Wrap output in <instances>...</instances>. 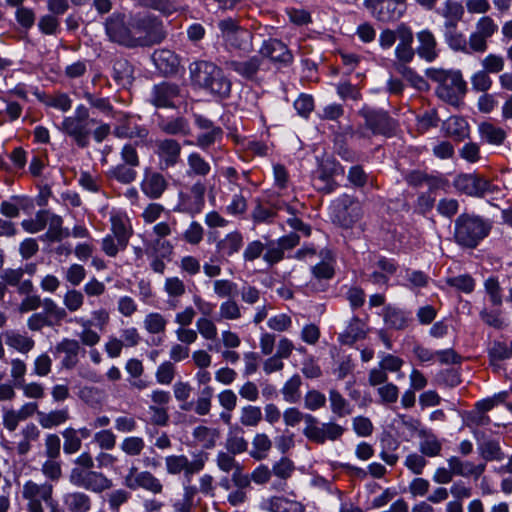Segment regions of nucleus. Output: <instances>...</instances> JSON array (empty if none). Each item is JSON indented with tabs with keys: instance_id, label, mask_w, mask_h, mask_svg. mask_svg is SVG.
<instances>
[{
	"instance_id": "nucleus-1",
	"label": "nucleus",
	"mask_w": 512,
	"mask_h": 512,
	"mask_svg": "<svg viewBox=\"0 0 512 512\" xmlns=\"http://www.w3.org/2000/svg\"><path fill=\"white\" fill-rule=\"evenodd\" d=\"M192 83L220 97H227L231 91V82L221 68L204 60L195 61L189 66Z\"/></svg>"
},
{
	"instance_id": "nucleus-2",
	"label": "nucleus",
	"mask_w": 512,
	"mask_h": 512,
	"mask_svg": "<svg viewBox=\"0 0 512 512\" xmlns=\"http://www.w3.org/2000/svg\"><path fill=\"white\" fill-rule=\"evenodd\" d=\"M131 25V48L158 44L166 36L162 22L153 15L140 13L133 15Z\"/></svg>"
},
{
	"instance_id": "nucleus-3",
	"label": "nucleus",
	"mask_w": 512,
	"mask_h": 512,
	"mask_svg": "<svg viewBox=\"0 0 512 512\" xmlns=\"http://www.w3.org/2000/svg\"><path fill=\"white\" fill-rule=\"evenodd\" d=\"M427 76L438 84L437 96L451 105H457L465 94L466 83L458 71L431 68L427 70Z\"/></svg>"
},
{
	"instance_id": "nucleus-4",
	"label": "nucleus",
	"mask_w": 512,
	"mask_h": 512,
	"mask_svg": "<svg viewBox=\"0 0 512 512\" xmlns=\"http://www.w3.org/2000/svg\"><path fill=\"white\" fill-rule=\"evenodd\" d=\"M89 122L88 108L79 104L72 116L64 117L59 130L69 136L78 147L85 148L90 142L91 129Z\"/></svg>"
},
{
	"instance_id": "nucleus-5",
	"label": "nucleus",
	"mask_w": 512,
	"mask_h": 512,
	"mask_svg": "<svg viewBox=\"0 0 512 512\" xmlns=\"http://www.w3.org/2000/svg\"><path fill=\"white\" fill-rule=\"evenodd\" d=\"M488 231V225L478 217L461 215L455 222L456 241L466 247H475Z\"/></svg>"
},
{
	"instance_id": "nucleus-6",
	"label": "nucleus",
	"mask_w": 512,
	"mask_h": 512,
	"mask_svg": "<svg viewBox=\"0 0 512 512\" xmlns=\"http://www.w3.org/2000/svg\"><path fill=\"white\" fill-rule=\"evenodd\" d=\"M218 28L221 38L228 47L246 53L252 51V34L242 28L236 20L223 19L219 21Z\"/></svg>"
},
{
	"instance_id": "nucleus-7",
	"label": "nucleus",
	"mask_w": 512,
	"mask_h": 512,
	"mask_svg": "<svg viewBox=\"0 0 512 512\" xmlns=\"http://www.w3.org/2000/svg\"><path fill=\"white\" fill-rule=\"evenodd\" d=\"M363 210L359 201L349 195H342L330 206L332 220L342 227L348 228L362 217Z\"/></svg>"
},
{
	"instance_id": "nucleus-8",
	"label": "nucleus",
	"mask_w": 512,
	"mask_h": 512,
	"mask_svg": "<svg viewBox=\"0 0 512 512\" xmlns=\"http://www.w3.org/2000/svg\"><path fill=\"white\" fill-rule=\"evenodd\" d=\"M53 492L54 486L49 482L26 481L22 487V497L27 502V511L44 512L43 505H46L54 497Z\"/></svg>"
},
{
	"instance_id": "nucleus-9",
	"label": "nucleus",
	"mask_w": 512,
	"mask_h": 512,
	"mask_svg": "<svg viewBox=\"0 0 512 512\" xmlns=\"http://www.w3.org/2000/svg\"><path fill=\"white\" fill-rule=\"evenodd\" d=\"M124 485L130 490L143 489L154 495L161 494L164 486L159 478L148 470H139L132 465L124 477Z\"/></svg>"
},
{
	"instance_id": "nucleus-10",
	"label": "nucleus",
	"mask_w": 512,
	"mask_h": 512,
	"mask_svg": "<svg viewBox=\"0 0 512 512\" xmlns=\"http://www.w3.org/2000/svg\"><path fill=\"white\" fill-rule=\"evenodd\" d=\"M131 16L113 13L105 22V32L110 41L131 48Z\"/></svg>"
},
{
	"instance_id": "nucleus-11",
	"label": "nucleus",
	"mask_w": 512,
	"mask_h": 512,
	"mask_svg": "<svg viewBox=\"0 0 512 512\" xmlns=\"http://www.w3.org/2000/svg\"><path fill=\"white\" fill-rule=\"evenodd\" d=\"M206 459L202 455L196 456L190 461L185 455H169L165 457L166 471L170 475L184 472L185 477L190 478L200 472L205 466Z\"/></svg>"
},
{
	"instance_id": "nucleus-12",
	"label": "nucleus",
	"mask_w": 512,
	"mask_h": 512,
	"mask_svg": "<svg viewBox=\"0 0 512 512\" xmlns=\"http://www.w3.org/2000/svg\"><path fill=\"white\" fill-rule=\"evenodd\" d=\"M365 120V126L373 134L390 135L395 129V122L384 111H376L369 107H363L360 111Z\"/></svg>"
},
{
	"instance_id": "nucleus-13",
	"label": "nucleus",
	"mask_w": 512,
	"mask_h": 512,
	"mask_svg": "<svg viewBox=\"0 0 512 512\" xmlns=\"http://www.w3.org/2000/svg\"><path fill=\"white\" fill-rule=\"evenodd\" d=\"M181 96V89L177 84L162 82L153 86L150 93V102L157 108L174 107L175 99Z\"/></svg>"
},
{
	"instance_id": "nucleus-14",
	"label": "nucleus",
	"mask_w": 512,
	"mask_h": 512,
	"mask_svg": "<svg viewBox=\"0 0 512 512\" xmlns=\"http://www.w3.org/2000/svg\"><path fill=\"white\" fill-rule=\"evenodd\" d=\"M398 43L395 47L396 63H410L415 57L413 48L414 35L412 29L405 23L398 25Z\"/></svg>"
},
{
	"instance_id": "nucleus-15",
	"label": "nucleus",
	"mask_w": 512,
	"mask_h": 512,
	"mask_svg": "<svg viewBox=\"0 0 512 512\" xmlns=\"http://www.w3.org/2000/svg\"><path fill=\"white\" fill-rule=\"evenodd\" d=\"M206 187L201 182H196L190 188L189 193L180 194V210L189 213H199L205 203Z\"/></svg>"
},
{
	"instance_id": "nucleus-16",
	"label": "nucleus",
	"mask_w": 512,
	"mask_h": 512,
	"mask_svg": "<svg viewBox=\"0 0 512 512\" xmlns=\"http://www.w3.org/2000/svg\"><path fill=\"white\" fill-rule=\"evenodd\" d=\"M74 467L69 473V482L81 488L85 479L89 476L94 468V460L90 453L83 452L73 461Z\"/></svg>"
},
{
	"instance_id": "nucleus-17",
	"label": "nucleus",
	"mask_w": 512,
	"mask_h": 512,
	"mask_svg": "<svg viewBox=\"0 0 512 512\" xmlns=\"http://www.w3.org/2000/svg\"><path fill=\"white\" fill-rule=\"evenodd\" d=\"M156 147L160 164L165 168L173 167L178 163L181 155V145L178 141L171 138L159 140Z\"/></svg>"
},
{
	"instance_id": "nucleus-18",
	"label": "nucleus",
	"mask_w": 512,
	"mask_h": 512,
	"mask_svg": "<svg viewBox=\"0 0 512 512\" xmlns=\"http://www.w3.org/2000/svg\"><path fill=\"white\" fill-rule=\"evenodd\" d=\"M418 46L415 52L426 62H433L438 57L437 40L429 29H423L416 34Z\"/></svg>"
},
{
	"instance_id": "nucleus-19",
	"label": "nucleus",
	"mask_w": 512,
	"mask_h": 512,
	"mask_svg": "<svg viewBox=\"0 0 512 512\" xmlns=\"http://www.w3.org/2000/svg\"><path fill=\"white\" fill-rule=\"evenodd\" d=\"M448 466L453 469L456 476L463 478H473L477 480L486 469L485 463L474 464L471 461L461 460L457 456H451L447 459Z\"/></svg>"
},
{
	"instance_id": "nucleus-20",
	"label": "nucleus",
	"mask_w": 512,
	"mask_h": 512,
	"mask_svg": "<svg viewBox=\"0 0 512 512\" xmlns=\"http://www.w3.org/2000/svg\"><path fill=\"white\" fill-rule=\"evenodd\" d=\"M140 186L148 198L159 199L167 189L168 183L162 174L146 172Z\"/></svg>"
},
{
	"instance_id": "nucleus-21",
	"label": "nucleus",
	"mask_w": 512,
	"mask_h": 512,
	"mask_svg": "<svg viewBox=\"0 0 512 512\" xmlns=\"http://www.w3.org/2000/svg\"><path fill=\"white\" fill-rule=\"evenodd\" d=\"M455 188L470 196L482 195L487 190V182L475 175L462 174L454 180Z\"/></svg>"
},
{
	"instance_id": "nucleus-22",
	"label": "nucleus",
	"mask_w": 512,
	"mask_h": 512,
	"mask_svg": "<svg viewBox=\"0 0 512 512\" xmlns=\"http://www.w3.org/2000/svg\"><path fill=\"white\" fill-rule=\"evenodd\" d=\"M55 350L57 353H63L64 358L61 361V365L65 369H73L79 362L78 355L82 351L85 353V350L81 349V346L77 340L74 339H63L59 342Z\"/></svg>"
},
{
	"instance_id": "nucleus-23",
	"label": "nucleus",
	"mask_w": 512,
	"mask_h": 512,
	"mask_svg": "<svg viewBox=\"0 0 512 512\" xmlns=\"http://www.w3.org/2000/svg\"><path fill=\"white\" fill-rule=\"evenodd\" d=\"M260 53L275 62L288 64L292 61V54L287 49L286 45L276 39L264 41Z\"/></svg>"
},
{
	"instance_id": "nucleus-24",
	"label": "nucleus",
	"mask_w": 512,
	"mask_h": 512,
	"mask_svg": "<svg viewBox=\"0 0 512 512\" xmlns=\"http://www.w3.org/2000/svg\"><path fill=\"white\" fill-rule=\"evenodd\" d=\"M464 6L456 0H445L438 13L444 18V28H457L464 16Z\"/></svg>"
},
{
	"instance_id": "nucleus-25",
	"label": "nucleus",
	"mask_w": 512,
	"mask_h": 512,
	"mask_svg": "<svg viewBox=\"0 0 512 512\" xmlns=\"http://www.w3.org/2000/svg\"><path fill=\"white\" fill-rule=\"evenodd\" d=\"M261 66V59L253 56L246 60H231L227 63V67L233 70L245 79H253Z\"/></svg>"
},
{
	"instance_id": "nucleus-26",
	"label": "nucleus",
	"mask_w": 512,
	"mask_h": 512,
	"mask_svg": "<svg viewBox=\"0 0 512 512\" xmlns=\"http://www.w3.org/2000/svg\"><path fill=\"white\" fill-rule=\"evenodd\" d=\"M155 66L164 74L175 73L180 64L178 56L170 50H158L152 55Z\"/></svg>"
},
{
	"instance_id": "nucleus-27",
	"label": "nucleus",
	"mask_w": 512,
	"mask_h": 512,
	"mask_svg": "<svg viewBox=\"0 0 512 512\" xmlns=\"http://www.w3.org/2000/svg\"><path fill=\"white\" fill-rule=\"evenodd\" d=\"M118 121L120 122L115 128H114V135L118 138L125 139V138H140L144 139L148 135V131L139 126H132L129 118L125 114H121L118 118Z\"/></svg>"
},
{
	"instance_id": "nucleus-28",
	"label": "nucleus",
	"mask_w": 512,
	"mask_h": 512,
	"mask_svg": "<svg viewBox=\"0 0 512 512\" xmlns=\"http://www.w3.org/2000/svg\"><path fill=\"white\" fill-rule=\"evenodd\" d=\"M3 336L7 346L22 354H27L35 346V341L31 337L21 334L15 330H8L4 332Z\"/></svg>"
},
{
	"instance_id": "nucleus-29",
	"label": "nucleus",
	"mask_w": 512,
	"mask_h": 512,
	"mask_svg": "<svg viewBox=\"0 0 512 512\" xmlns=\"http://www.w3.org/2000/svg\"><path fill=\"white\" fill-rule=\"evenodd\" d=\"M159 128L168 135L187 136L191 132L189 122L184 117L160 118Z\"/></svg>"
},
{
	"instance_id": "nucleus-30",
	"label": "nucleus",
	"mask_w": 512,
	"mask_h": 512,
	"mask_svg": "<svg viewBox=\"0 0 512 512\" xmlns=\"http://www.w3.org/2000/svg\"><path fill=\"white\" fill-rule=\"evenodd\" d=\"M111 228L114 236L119 238L120 245H127L130 236V221L124 213H113L110 217Z\"/></svg>"
},
{
	"instance_id": "nucleus-31",
	"label": "nucleus",
	"mask_w": 512,
	"mask_h": 512,
	"mask_svg": "<svg viewBox=\"0 0 512 512\" xmlns=\"http://www.w3.org/2000/svg\"><path fill=\"white\" fill-rule=\"evenodd\" d=\"M69 419L67 408L38 412V423L44 429H52L64 424Z\"/></svg>"
},
{
	"instance_id": "nucleus-32",
	"label": "nucleus",
	"mask_w": 512,
	"mask_h": 512,
	"mask_svg": "<svg viewBox=\"0 0 512 512\" xmlns=\"http://www.w3.org/2000/svg\"><path fill=\"white\" fill-rule=\"evenodd\" d=\"M419 436L421 438L419 442V451L422 455L433 458L441 454L442 443L436 435L422 430L419 432Z\"/></svg>"
},
{
	"instance_id": "nucleus-33",
	"label": "nucleus",
	"mask_w": 512,
	"mask_h": 512,
	"mask_svg": "<svg viewBox=\"0 0 512 512\" xmlns=\"http://www.w3.org/2000/svg\"><path fill=\"white\" fill-rule=\"evenodd\" d=\"M405 8L396 3L394 0H387L384 2L376 13H373L374 17L382 22H391L400 19L404 14Z\"/></svg>"
},
{
	"instance_id": "nucleus-34",
	"label": "nucleus",
	"mask_w": 512,
	"mask_h": 512,
	"mask_svg": "<svg viewBox=\"0 0 512 512\" xmlns=\"http://www.w3.org/2000/svg\"><path fill=\"white\" fill-rule=\"evenodd\" d=\"M63 501L70 512H88L91 508V499L84 492L67 493Z\"/></svg>"
},
{
	"instance_id": "nucleus-35",
	"label": "nucleus",
	"mask_w": 512,
	"mask_h": 512,
	"mask_svg": "<svg viewBox=\"0 0 512 512\" xmlns=\"http://www.w3.org/2000/svg\"><path fill=\"white\" fill-rule=\"evenodd\" d=\"M111 487L112 481L108 477L101 472L92 470L81 488L94 493H101Z\"/></svg>"
},
{
	"instance_id": "nucleus-36",
	"label": "nucleus",
	"mask_w": 512,
	"mask_h": 512,
	"mask_svg": "<svg viewBox=\"0 0 512 512\" xmlns=\"http://www.w3.org/2000/svg\"><path fill=\"white\" fill-rule=\"evenodd\" d=\"M478 451L485 461H499L504 458V453L502 452L499 442L496 440L484 439L479 442Z\"/></svg>"
},
{
	"instance_id": "nucleus-37",
	"label": "nucleus",
	"mask_w": 512,
	"mask_h": 512,
	"mask_svg": "<svg viewBox=\"0 0 512 512\" xmlns=\"http://www.w3.org/2000/svg\"><path fill=\"white\" fill-rule=\"evenodd\" d=\"M110 179L116 180L122 184H130L135 181L137 172L135 168L126 164H117L107 171Z\"/></svg>"
},
{
	"instance_id": "nucleus-38",
	"label": "nucleus",
	"mask_w": 512,
	"mask_h": 512,
	"mask_svg": "<svg viewBox=\"0 0 512 512\" xmlns=\"http://www.w3.org/2000/svg\"><path fill=\"white\" fill-rule=\"evenodd\" d=\"M270 512H304V507L297 501L284 497H273L268 502Z\"/></svg>"
},
{
	"instance_id": "nucleus-39",
	"label": "nucleus",
	"mask_w": 512,
	"mask_h": 512,
	"mask_svg": "<svg viewBox=\"0 0 512 512\" xmlns=\"http://www.w3.org/2000/svg\"><path fill=\"white\" fill-rule=\"evenodd\" d=\"M444 38L447 45L457 52L468 54V42L463 33L457 31V28H445Z\"/></svg>"
},
{
	"instance_id": "nucleus-40",
	"label": "nucleus",
	"mask_w": 512,
	"mask_h": 512,
	"mask_svg": "<svg viewBox=\"0 0 512 512\" xmlns=\"http://www.w3.org/2000/svg\"><path fill=\"white\" fill-rule=\"evenodd\" d=\"M302 384L301 377L298 374L293 375L285 382L281 389L283 398L288 403H297L300 398V387Z\"/></svg>"
},
{
	"instance_id": "nucleus-41",
	"label": "nucleus",
	"mask_w": 512,
	"mask_h": 512,
	"mask_svg": "<svg viewBox=\"0 0 512 512\" xmlns=\"http://www.w3.org/2000/svg\"><path fill=\"white\" fill-rule=\"evenodd\" d=\"M363 323L356 317L352 318L344 333L340 334L339 340L342 344L352 345L358 339L364 337Z\"/></svg>"
},
{
	"instance_id": "nucleus-42",
	"label": "nucleus",
	"mask_w": 512,
	"mask_h": 512,
	"mask_svg": "<svg viewBox=\"0 0 512 512\" xmlns=\"http://www.w3.org/2000/svg\"><path fill=\"white\" fill-rule=\"evenodd\" d=\"M63 220L60 216L51 213L48 211L46 218V226H48V231L45 234V237L49 240H61L64 236L68 235V232L62 228Z\"/></svg>"
},
{
	"instance_id": "nucleus-43",
	"label": "nucleus",
	"mask_w": 512,
	"mask_h": 512,
	"mask_svg": "<svg viewBox=\"0 0 512 512\" xmlns=\"http://www.w3.org/2000/svg\"><path fill=\"white\" fill-rule=\"evenodd\" d=\"M331 411L338 417H345L352 413L349 402L335 389L329 391Z\"/></svg>"
},
{
	"instance_id": "nucleus-44",
	"label": "nucleus",
	"mask_w": 512,
	"mask_h": 512,
	"mask_svg": "<svg viewBox=\"0 0 512 512\" xmlns=\"http://www.w3.org/2000/svg\"><path fill=\"white\" fill-rule=\"evenodd\" d=\"M377 268L369 274V278L377 284L386 283L387 276L392 275L396 271V265L391 259L381 258L377 262Z\"/></svg>"
},
{
	"instance_id": "nucleus-45",
	"label": "nucleus",
	"mask_w": 512,
	"mask_h": 512,
	"mask_svg": "<svg viewBox=\"0 0 512 512\" xmlns=\"http://www.w3.org/2000/svg\"><path fill=\"white\" fill-rule=\"evenodd\" d=\"M242 244V235L239 232L234 231L227 234L225 238L218 243V251L224 255H232L239 251Z\"/></svg>"
},
{
	"instance_id": "nucleus-46",
	"label": "nucleus",
	"mask_w": 512,
	"mask_h": 512,
	"mask_svg": "<svg viewBox=\"0 0 512 512\" xmlns=\"http://www.w3.org/2000/svg\"><path fill=\"white\" fill-rule=\"evenodd\" d=\"M253 449L250 455L255 460H263L267 456V452L272 447V442L264 433H257L252 441Z\"/></svg>"
},
{
	"instance_id": "nucleus-47",
	"label": "nucleus",
	"mask_w": 512,
	"mask_h": 512,
	"mask_svg": "<svg viewBox=\"0 0 512 512\" xmlns=\"http://www.w3.org/2000/svg\"><path fill=\"white\" fill-rule=\"evenodd\" d=\"M408 63H395V69L404 79H406L413 87L422 90L427 87V83L423 77L418 75L413 69L407 66Z\"/></svg>"
},
{
	"instance_id": "nucleus-48",
	"label": "nucleus",
	"mask_w": 512,
	"mask_h": 512,
	"mask_svg": "<svg viewBox=\"0 0 512 512\" xmlns=\"http://www.w3.org/2000/svg\"><path fill=\"white\" fill-rule=\"evenodd\" d=\"M479 132L482 139L494 145L501 144L505 138L504 130L492 125L491 123H482L479 126Z\"/></svg>"
},
{
	"instance_id": "nucleus-49",
	"label": "nucleus",
	"mask_w": 512,
	"mask_h": 512,
	"mask_svg": "<svg viewBox=\"0 0 512 512\" xmlns=\"http://www.w3.org/2000/svg\"><path fill=\"white\" fill-rule=\"evenodd\" d=\"M62 437L64 439L63 451L65 454H75L81 449L82 440L76 429L71 427L66 428L62 431Z\"/></svg>"
},
{
	"instance_id": "nucleus-50",
	"label": "nucleus",
	"mask_w": 512,
	"mask_h": 512,
	"mask_svg": "<svg viewBox=\"0 0 512 512\" xmlns=\"http://www.w3.org/2000/svg\"><path fill=\"white\" fill-rule=\"evenodd\" d=\"M43 312L48 317L52 324L59 325L60 322L67 316L66 310L59 307L52 299L46 298L42 301Z\"/></svg>"
},
{
	"instance_id": "nucleus-51",
	"label": "nucleus",
	"mask_w": 512,
	"mask_h": 512,
	"mask_svg": "<svg viewBox=\"0 0 512 512\" xmlns=\"http://www.w3.org/2000/svg\"><path fill=\"white\" fill-rule=\"evenodd\" d=\"M239 420L243 426L256 427L262 420V411L258 406H244L241 409Z\"/></svg>"
},
{
	"instance_id": "nucleus-52",
	"label": "nucleus",
	"mask_w": 512,
	"mask_h": 512,
	"mask_svg": "<svg viewBox=\"0 0 512 512\" xmlns=\"http://www.w3.org/2000/svg\"><path fill=\"white\" fill-rule=\"evenodd\" d=\"M191 392H192V387L187 382L177 381L173 385L174 397L177 401L182 402V404L180 405V408L183 411H189L192 409V403L188 402Z\"/></svg>"
},
{
	"instance_id": "nucleus-53",
	"label": "nucleus",
	"mask_w": 512,
	"mask_h": 512,
	"mask_svg": "<svg viewBox=\"0 0 512 512\" xmlns=\"http://www.w3.org/2000/svg\"><path fill=\"white\" fill-rule=\"evenodd\" d=\"M385 323L390 327L394 329H403L408 324V317L405 312L393 308L388 307L385 312Z\"/></svg>"
},
{
	"instance_id": "nucleus-54",
	"label": "nucleus",
	"mask_w": 512,
	"mask_h": 512,
	"mask_svg": "<svg viewBox=\"0 0 512 512\" xmlns=\"http://www.w3.org/2000/svg\"><path fill=\"white\" fill-rule=\"evenodd\" d=\"M144 448L145 442L143 438L137 436L126 437L120 444L121 451L131 457L139 456Z\"/></svg>"
},
{
	"instance_id": "nucleus-55",
	"label": "nucleus",
	"mask_w": 512,
	"mask_h": 512,
	"mask_svg": "<svg viewBox=\"0 0 512 512\" xmlns=\"http://www.w3.org/2000/svg\"><path fill=\"white\" fill-rule=\"evenodd\" d=\"M25 198L13 196L9 200L2 201L0 204V213L7 218H16L19 216L20 208L24 207Z\"/></svg>"
},
{
	"instance_id": "nucleus-56",
	"label": "nucleus",
	"mask_w": 512,
	"mask_h": 512,
	"mask_svg": "<svg viewBox=\"0 0 512 512\" xmlns=\"http://www.w3.org/2000/svg\"><path fill=\"white\" fill-rule=\"evenodd\" d=\"M187 163L190 171L195 175L206 176L211 170L210 164L196 152L188 155Z\"/></svg>"
},
{
	"instance_id": "nucleus-57",
	"label": "nucleus",
	"mask_w": 512,
	"mask_h": 512,
	"mask_svg": "<svg viewBox=\"0 0 512 512\" xmlns=\"http://www.w3.org/2000/svg\"><path fill=\"white\" fill-rule=\"evenodd\" d=\"M83 98L90 104L91 107L99 110L100 112L107 115H114L113 106L110 100L106 97H100L90 92H84Z\"/></svg>"
},
{
	"instance_id": "nucleus-58",
	"label": "nucleus",
	"mask_w": 512,
	"mask_h": 512,
	"mask_svg": "<svg viewBox=\"0 0 512 512\" xmlns=\"http://www.w3.org/2000/svg\"><path fill=\"white\" fill-rule=\"evenodd\" d=\"M223 131L221 128L212 129L211 131H206L197 136L196 142L193 143L191 141H185L186 145H196L201 149L205 150L211 145H213L216 141L222 138Z\"/></svg>"
},
{
	"instance_id": "nucleus-59",
	"label": "nucleus",
	"mask_w": 512,
	"mask_h": 512,
	"mask_svg": "<svg viewBox=\"0 0 512 512\" xmlns=\"http://www.w3.org/2000/svg\"><path fill=\"white\" fill-rule=\"evenodd\" d=\"M48 210H40L34 218L25 219L21 222L22 228L28 233H37L46 227Z\"/></svg>"
},
{
	"instance_id": "nucleus-60",
	"label": "nucleus",
	"mask_w": 512,
	"mask_h": 512,
	"mask_svg": "<svg viewBox=\"0 0 512 512\" xmlns=\"http://www.w3.org/2000/svg\"><path fill=\"white\" fill-rule=\"evenodd\" d=\"M225 448L232 455L241 454L247 451L248 442L238 433L230 432L225 442Z\"/></svg>"
},
{
	"instance_id": "nucleus-61",
	"label": "nucleus",
	"mask_w": 512,
	"mask_h": 512,
	"mask_svg": "<svg viewBox=\"0 0 512 512\" xmlns=\"http://www.w3.org/2000/svg\"><path fill=\"white\" fill-rule=\"evenodd\" d=\"M474 31L489 39L498 31V24L492 17L484 15L476 21Z\"/></svg>"
},
{
	"instance_id": "nucleus-62",
	"label": "nucleus",
	"mask_w": 512,
	"mask_h": 512,
	"mask_svg": "<svg viewBox=\"0 0 512 512\" xmlns=\"http://www.w3.org/2000/svg\"><path fill=\"white\" fill-rule=\"evenodd\" d=\"M449 135L464 138L467 135V122L461 117H450L445 123Z\"/></svg>"
},
{
	"instance_id": "nucleus-63",
	"label": "nucleus",
	"mask_w": 512,
	"mask_h": 512,
	"mask_svg": "<svg viewBox=\"0 0 512 512\" xmlns=\"http://www.w3.org/2000/svg\"><path fill=\"white\" fill-rule=\"evenodd\" d=\"M45 105L51 108L67 112L72 107V100L66 93H56L48 96L44 101Z\"/></svg>"
},
{
	"instance_id": "nucleus-64",
	"label": "nucleus",
	"mask_w": 512,
	"mask_h": 512,
	"mask_svg": "<svg viewBox=\"0 0 512 512\" xmlns=\"http://www.w3.org/2000/svg\"><path fill=\"white\" fill-rule=\"evenodd\" d=\"M217 467L226 473L237 471L241 465L235 460L234 455L229 452L219 451L216 456Z\"/></svg>"
}]
</instances>
